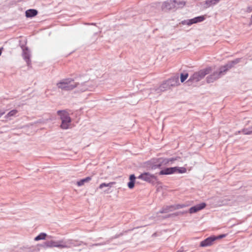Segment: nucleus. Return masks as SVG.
Wrapping results in <instances>:
<instances>
[{
	"label": "nucleus",
	"instance_id": "34",
	"mask_svg": "<svg viewBox=\"0 0 252 252\" xmlns=\"http://www.w3.org/2000/svg\"><path fill=\"white\" fill-rule=\"evenodd\" d=\"M251 24H252V16H251Z\"/></svg>",
	"mask_w": 252,
	"mask_h": 252
},
{
	"label": "nucleus",
	"instance_id": "22",
	"mask_svg": "<svg viewBox=\"0 0 252 252\" xmlns=\"http://www.w3.org/2000/svg\"><path fill=\"white\" fill-rule=\"evenodd\" d=\"M92 179L91 177H87L84 179H82L78 181L76 184L78 186L80 187L84 185L85 183L89 182Z\"/></svg>",
	"mask_w": 252,
	"mask_h": 252
},
{
	"label": "nucleus",
	"instance_id": "12",
	"mask_svg": "<svg viewBox=\"0 0 252 252\" xmlns=\"http://www.w3.org/2000/svg\"><path fill=\"white\" fill-rule=\"evenodd\" d=\"M23 57L28 66L31 64V52L27 47L23 49Z\"/></svg>",
	"mask_w": 252,
	"mask_h": 252
},
{
	"label": "nucleus",
	"instance_id": "24",
	"mask_svg": "<svg viewBox=\"0 0 252 252\" xmlns=\"http://www.w3.org/2000/svg\"><path fill=\"white\" fill-rule=\"evenodd\" d=\"M220 0H207L205 1V3L207 5L208 7H209L212 5H215L218 3Z\"/></svg>",
	"mask_w": 252,
	"mask_h": 252
},
{
	"label": "nucleus",
	"instance_id": "7",
	"mask_svg": "<svg viewBox=\"0 0 252 252\" xmlns=\"http://www.w3.org/2000/svg\"><path fill=\"white\" fill-rule=\"evenodd\" d=\"M222 66L220 68L219 71H215L213 74L209 75L207 77V82L208 83H212L217 79L223 75L226 72H223Z\"/></svg>",
	"mask_w": 252,
	"mask_h": 252
},
{
	"label": "nucleus",
	"instance_id": "5",
	"mask_svg": "<svg viewBox=\"0 0 252 252\" xmlns=\"http://www.w3.org/2000/svg\"><path fill=\"white\" fill-rule=\"evenodd\" d=\"M185 4V2L184 1H179V2L175 0H170L168 1H165L162 5V8L163 9L171 10L177 6V5L179 6H183Z\"/></svg>",
	"mask_w": 252,
	"mask_h": 252
},
{
	"label": "nucleus",
	"instance_id": "20",
	"mask_svg": "<svg viewBox=\"0 0 252 252\" xmlns=\"http://www.w3.org/2000/svg\"><path fill=\"white\" fill-rule=\"evenodd\" d=\"M174 206L172 205L166 206L165 207H163L159 211V213L164 214L167 213L169 212H171L174 211L173 210Z\"/></svg>",
	"mask_w": 252,
	"mask_h": 252
},
{
	"label": "nucleus",
	"instance_id": "13",
	"mask_svg": "<svg viewBox=\"0 0 252 252\" xmlns=\"http://www.w3.org/2000/svg\"><path fill=\"white\" fill-rule=\"evenodd\" d=\"M206 206L205 203H201L199 204H197L194 206L191 207L189 209L188 212L190 214H193L197 212L198 211L203 209Z\"/></svg>",
	"mask_w": 252,
	"mask_h": 252
},
{
	"label": "nucleus",
	"instance_id": "4",
	"mask_svg": "<svg viewBox=\"0 0 252 252\" xmlns=\"http://www.w3.org/2000/svg\"><path fill=\"white\" fill-rule=\"evenodd\" d=\"M175 160L176 159L174 158H159L152 165L151 168L152 169L162 168L163 166L169 165L170 162H172Z\"/></svg>",
	"mask_w": 252,
	"mask_h": 252
},
{
	"label": "nucleus",
	"instance_id": "10",
	"mask_svg": "<svg viewBox=\"0 0 252 252\" xmlns=\"http://www.w3.org/2000/svg\"><path fill=\"white\" fill-rule=\"evenodd\" d=\"M217 239V237L215 236H210L201 241L200 246L202 247H206L210 246L213 244V242Z\"/></svg>",
	"mask_w": 252,
	"mask_h": 252
},
{
	"label": "nucleus",
	"instance_id": "15",
	"mask_svg": "<svg viewBox=\"0 0 252 252\" xmlns=\"http://www.w3.org/2000/svg\"><path fill=\"white\" fill-rule=\"evenodd\" d=\"M166 81L170 88L177 86L179 84L178 76H173L166 80Z\"/></svg>",
	"mask_w": 252,
	"mask_h": 252
},
{
	"label": "nucleus",
	"instance_id": "14",
	"mask_svg": "<svg viewBox=\"0 0 252 252\" xmlns=\"http://www.w3.org/2000/svg\"><path fill=\"white\" fill-rule=\"evenodd\" d=\"M176 169H177L176 167H167L164 169H162L159 172V175H171L176 173Z\"/></svg>",
	"mask_w": 252,
	"mask_h": 252
},
{
	"label": "nucleus",
	"instance_id": "32",
	"mask_svg": "<svg viewBox=\"0 0 252 252\" xmlns=\"http://www.w3.org/2000/svg\"><path fill=\"white\" fill-rule=\"evenodd\" d=\"M5 113L4 111L0 110V118Z\"/></svg>",
	"mask_w": 252,
	"mask_h": 252
},
{
	"label": "nucleus",
	"instance_id": "1",
	"mask_svg": "<svg viewBox=\"0 0 252 252\" xmlns=\"http://www.w3.org/2000/svg\"><path fill=\"white\" fill-rule=\"evenodd\" d=\"M79 86V88L81 92H85L87 90L92 91V88L90 86L89 82H84L80 84L78 83L75 82L74 80L70 78L63 79L57 83V86L59 89L66 91L72 90Z\"/></svg>",
	"mask_w": 252,
	"mask_h": 252
},
{
	"label": "nucleus",
	"instance_id": "9",
	"mask_svg": "<svg viewBox=\"0 0 252 252\" xmlns=\"http://www.w3.org/2000/svg\"><path fill=\"white\" fill-rule=\"evenodd\" d=\"M205 19V16L202 15L194 17L192 19L183 20L181 22V24L184 25H187L188 26H190L193 24L201 22L203 21Z\"/></svg>",
	"mask_w": 252,
	"mask_h": 252
},
{
	"label": "nucleus",
	"instance_id": "29",
	"mask_svg": "<svg viewBox=\"0 0 252 252\" xmlns=\"http://www.w3.org/2000/svg\"><path fill=\"white\" fill-rule=\"evenodd\" d=\"M173 206H174L173 210L174 211L175 210H178L181 208H183L185 207L186 206L185 204H175L173 205Z\"/></svg>",
	"mask_w": 252,
	"mask_h": 252
},
{
	"label": "nucleus",
	"instance_id": "18",
	"mask_svg": "<svg viewBox=\"0 0 252 252\" xmlns=\"http://www.w3.org/2000/svg\"><path fill=\"white\" fill-rule=\"evenodd\" d=\"M57 241L50 240L44 242V246L47 248L56 247L58 248Z\"/></svg>",
	"mask_w": 252,
	"mask_h": 252
},
{
	"label": "nucleus",
	"instance_id": "30",
	"mask_svg": "<svg viewBox=\"0 0 252 252\" xmlns=\"http://www.w3.org/2000/svg\"><path fill=\"white\" fill-rule=\"evenodd\" d=\"M188 212V211H179V212H176L175 213H174V214H173L172 215H169L168 217H170L171 216H178V215H183L184 214L187 213Z\"/></svg>",
	"mask_w": 252,
	"mask_h": 252
},
{
	"label": "nucleus",
	"instance_id": "19",
	"mask_svg": "<svg viewBox=\"0 0 252 252\" xmlns=\"http://www.w3.org/2000/svg\"><path fill=\"white\" fill-rule=\"evenodd\" d=\"M38 13L36 10L34 9H30L26 11V16L28 18H32L36 16Z\"/></svg>",
	"mask_w": 252,
	"mask_h": 252
},
{
	"label": "nucleus",
	"instance_id": "17",
	"mask_svg": "<svg viewBox=\"0 0 252 252\" xmlns=\"http://www.w3.org/2000/svg\"><path fill=\"white\" fill-rule=\"evenodd\" d=\"M115 184V182H110L108 183H103L99 186L98 188L99 189H102L104 187H107L108 189L104 190V192L106 193H108L109 191V189L111 188L112 187V186Z\"/></svg>",
	"mask_w": 252,
	"mask_h": 252
},
{
	"label": "nucleus",
	"instance_id": "23",
	"mask_svg": "<svg viewBox=\"0 0 252 252\" xmlns=\"http://www.w3.org/2000/svg\"><path fill=\"white\" fill-rule=\"evenodd\" d=\"M47 236V234L45 233H40L38 235L34 238V240L36 241H38L41 240L45 239L46 237Z\"/></svg>",
	"mask_w": 252,
	"mask_h": 252
},
{
	"label": "nucleus",
	"instance_id": "35",
	"mask_svg": "<svg viewBox=\"0 0 252 252\" xmlns=\"http://www.w3.org/2000/svg\"><path fill=\"white\" fill-rule=\"evenodd\" d=\"M2 49V48H1V49H0V56L1 55V50Z\"/></svg>",
	"mask_w": 252,
	"mask_h": 252
},
{
	"label": "nucleus",
	"instance_id": "11",
	"mask_svg": "<svg viewBox=\"0 0 252 252\" xmlns=\"http://www.w3.org/2000/svg\"><path fill=\"white\" fill-rule=\"evenodd\" d=\"M241 60V58H237V59H236L234 60L233 61L229 62L226 64H225L224 65L222 66V69H223V71H222L226 72V71L228 69L231 68L235 64H236L238 63H240Z\"/></svg>",
	"mask_w": 252,
	"mask_h": 252
},
{
	"label": "nucleus",
	"instance_id": "6",
	"mask_svg": "<svg viewBox=\"0 0 252 252\" xmlns=\"http://www.w3.org/2000/svg\"><path fill=\"white\" fill-rule=\"evenodd\" d=\"M57 243H58V248L59 249L70 248L72 247L78 246L76 241L71 239H62L57 241Z\"/></svg>",
	"mask_w": 252,
	"mask_h": 252
},
{
	"label": "nucleus",
	"instance_id": "2",
	"mask_svg": "<svg viewBox=\"0 0 252 252\" xmlns=\"http://www.w3.org/2000/svg\"><path fill=\"white\" fill-rule=\"evenodd\" d=\"M57 114L60 116L62 121L61 128L63 129H67L70 127L71 119L69 113L65 110H59Z\"/></svg>",
	"mask_w": 252,
	"mask_h": 252
},
{
	"label": "nucleus",
	"instance_id": "33",
	"mask_svg": "<svg viewBox=\"0 0 252 252\" xmlns=\"http://www.w3.org/2000/svg\"><path fill=\"white\" fill-rule=\"evenodd\" d=\"M248 11L251 12L252 11V6L248 7Z\"/></svg>",
	"mask_w": 252,
	"mask_h": 252
},
{
	"label": "nucleus",
	"instance_id": "25",
	"mask_svg": "<svg viewBox=\"0 0 252 252\" xmlns=\"http://www.w3.org/2000/svg\"><path fill=\"white\" fill-rule=\"evenodd\" d=\"M18 113V111L16 109H13L9 112L5 116V118L7 119L9 117L14 116Z\"/></svg>",
	"mask_w": 252,
	"mask_h": 252
},
{
	"label": "nucleus",
	"instance_id": "31",
	"mask_svg": "<svg viewBox=\"0 0 252 252\" xmlns=\"http://www.w3.org/2000/svg\"><path fill=\"white\" fill-rule=\"evenodd\" d=\"M225 237V234H221V235H220L217 236V239H218L222 238Z\"/></svg>",
	"mask_w": 252,
	"mask_h": 252
},
{
	"label": "nucleus",
	"instance_id": "27",
	"mask_svg": "<svg viewBox=\"0 0 252 252\" xmlns=\"http://www.w3.org/2000/svg\"><path fill=\"white\" fill-rule=\"evenodd\" d=\"M188 76L189 74L188 73H181L180 75L181 82L183 83L187 79Z\"/></svg>",
	"mask_w": 252,
	"mask_h": 252
},
{
	"label": "nucleus",
	"instance_id": "36",
	"mask_svg": "<svg viewBox=\"0 0 252 252\" xmlns=\"http://www.w3.org/2000/svg\"><path fill=\"white\" fill-rule=\"evenodd\" d=\"M177 252H182V251H181L179 250V251H178Z\"/></svg>",
	"mask_w": 252,
	"mask_h": 252
},
{
	"label": "nucleus",
	"instance_id": "26",
	"mask_svg": "<svg viewBox=\"0 0 252 252\" xmlns=\"http://www.w3.org/2000/svg\"><path fill=\"white\" fill-rule=\"evenodd\" d=\"M242 132L246 135L252 134V126L248 128H244L242 130Z\"/></svg>",
	"mask_w": 252,
	"mask_h": 252
},
{
	"label": "nucleus",
	"instance_id": "3",
	"mask_svg": "<svg viewBox=\"0 0 252 252\" xmlns=\"http://www.w3.org/2000/svg\"><path fill=\"white\" fill-rule=\"evenodd\" d=\"M211 70V67H207L196 72L190 76L188 82H197L203 79L206 75L209 74Z\"/></svg>",
	"mask_w": 252,
	"mask_h": 252
},
{
	"label": "nucleus",
	"instance_id": "16",
	"mask_svg": "<svg viewBox=\"0 0 252 252\" xmlns=\"http://www.w3.org/2000/svg\"><path fill=\"white\" fill-rule=\"evenodd\" d=\"M170 88H171L169 87L168 83L166 81H165L160 85L159 87L154 89V90L157 93H159L169 90Z\"/></svg>",
	"mask_w": 252,
	"mask_h": 252
},
{
	"label": "nucleus",
	"instance_id": "8",
	"mask_svg": "<svg viewBox=\"0 0 252 252\" xmlns=\"http://www.w3.org/2000/svg\"><path fill=\"white\" fill-rule=\"evenodd\" d=\"M138 179H141L148 183H154L157 180V178L155 175L150 174L149 172H144L141 174L138 177Z\"/></svg>",
	"mask_w": 252,
	"mask_h": 252
},
{
	"label": "nucleus",
	"instance_id": "28",
	"mask_svg": "<svg viewBox=\"0 0 252 252\" xmlns=\"http://www.w3.org/2000/svg\"><path fill=\"white\" fill-rule=\"evenodd\" d=\"M177 169H176V173L178 172L179 173H186L187 171V169L186 168L182 167H176Z\"/></svg>",
	"mask_w": 252,
	"mask_h": 252
},
{
	"label": "nucleus",
	"instance_id": "21",
	"mask_svg": "<svg viewBox=\"0 0 252 252\" xmlns=\"http://www.w3.org/2000/svg\"><path fill=\"white\" fill-rule=\"evenodd\" d=\"M136 177L134 174H131L129 176V182L127 184L128 187L131 189L134 186Z\"/></svg>",
	"mask_w": 252,
	"mask_h": 252
}]
</instances>
